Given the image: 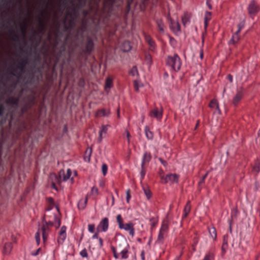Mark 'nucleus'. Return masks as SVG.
Listing matches in <instances>:
<instances>
[{"label":"nucleus","instance_id":"obj_34","mask_svg":"<svg viewBox=\"0 0 260 260\" xmlns=\"http://www.w3.org/2000/svg\"><path fill=\"white\" fill-rule=\"evenodd\" d=\"M214 254L213 252L209 251L206 253L203 260H214Z\"/></svg>","mask_w":260,"mask_h":260},{"label":"nucleus","instance_id":"obj_50","mask_svg":"<svg viewBox=\"0 0 260 260\" xmlns=\"http://www.w3.org/2000/svg\"><path fill=\"white\" fill-rule=\"evenodd\" d=\"M131 198V196L130 194V190L128 189L126 191V202H127V203H129Z\"/></svg>","mask_w":260,"mask_h":260},{"label":"nucleus","instance_id":"obj_10","mask_svg":"<svg viewBox=\"0 0 260 260\" xmlns=\"http://www.w3.org/2000/svg\"><path fill=\"white\" fill-rule=\"evenodd\" d=\"M120 229H123L126 231H128L129 234L132 236H134L135 234V229L134 228V224L130 222L129 223L123 224L122 228H119Z\"/></svg>","mask_w":260,"mask_h":260},{"label":"nucleus","instance_id":"obj_61","mask_svg":"<svg viewBox=\"0 0 260 260\" xmlns=\"http://www.w3.org/2000/svg\"><path fill=\"white\" fill-rule=\"evenodd\" d=\"M227 79L231 82H232L233 81V77L231 75H228L227 76Z\"/></svg>","mask_w":260,"mask_h":260},{"label":"nucleus","instance_id":"obj_44","mask_svg":"<svg viewBox=\"0 0 260 260\" xmlns=\"http://www.w3.org/2000/svg\"><path fill=\"white\" fill-rule=\"evenodd\" d=\"M164 234H165V233L160 232V231H159V234L158 235L157 240L160 242H161L164 240Z\"/></svg>","mask_w":260,"mask_h":260},{"label":"nucleus","instance_id":"obj_63","mask_svg":"<svg viewBox=\"0 0 260 260\" xmlns=\"http://www.w3.org/2000/svg\"><path fill=\"white\" fill-rule=\"evenodd\" d=\"M84 84V80L83 78H81L79 81V85L80 86L83 85Z\"/></svg>","mask_w":260,"mask_h":260},{"label":"nucleus","instance_id":"obj_55","mask_svg":"<svg viewBox=\"0 0 260 260\" xmlns=\"http://www.w3.org/2000/svg\"><path fill=\"white\" fill-rule=\"evenodd\" d=\"M198 242V239H197V238H195L194 239V244H193V245H192V246H193V249L194 250H195V246L197 245V244Z\"/></svg>","mask_w":260,"mask_h":260},{"label":"nucleus","instance_id":"obj_62","mask_svg":"<svg viewBox=\"0 0 260 260\" xmlns=\"http://www.w3.org/2000/svg\"><path fill=\"white\" fill-rule=\"evenodd\" d=\"M210 0H207L206 1V4L208 6V8L209 9H212V6L210 4Z\"/></svg>","mask_w":260,"mask_h":260},{"label":"nucleus","instance_id":"obj_17","mask_svg":"<svg viewBox=\"0 0 260 260\" xmlns=\"http://www.w3.org/2000/svg\"><path fill=\"white\" fill-rule=\"evenodd\" d=\"M151 159V155L150 152H145L143 156L141 165L145 166L148 164Z\"/></svg>","mask_w":260,"mask_h":260},{"label":"nucleus","instance_id":"obj_18","mask_svg":"<svg viewBox=\"0 0 260 260\" xmlns=\"http://www.w3.org/2000/svg\"><path fill=\"white\" fill-rule=\"evenodd\" d=\"M170 27L174 32L179 31L180 30V25L178 22L171 20Z\"/></svg>","mask_w":260,"mask_h":260},{"label":"nucleus","instance_id":"obj_45","mask_svg":"<svg viewBox=\"0 0 260 260\" xmlns=\"http://www.w3.org/2000/svg\"><path fill=\"white\" fill-rule=\"evenodd\" d=\"M39 23L40 25V26L42 28V30H44L46 27V25L43 20L40 17L39 18Z\"/></svg>","mask_w":260,"mask_h":260},{"label":"nucleus","instance_id":"obj_29","mask_svg":"<svg viewBox=\"0 0 260 260\" xmlns=\"http://www.w3.org/2000/svg\"><path fill=\"white\" fill-rule=\"evenodd\" d=\"M211 19V13L210 12H206L205 14V20H204V26L205 27H207L209 21Z\"/></svg>","mask_w":260,"mask_h":260},{"label":"nucleus","instance_id":"obj_19","mask_svg":"<svg viewBox=\"0 0 260 260\" xmlns=\"http://www.w3.org/2000/svg\"><path fill=\"white\" fill-rule=\"evenodd\" d=\"M145 136L149 140H151L153 138V133L150 131L148 126H145L144 128Z\"/></svg>","mask_w":260,"mask_h":260},{"label":"nucleus","instance_id":"obj_37","mask_svg":"<svg viewBox=\"0 0 260 260\" xmlns=\"http://www.w3.org/2000/svg\"><path fill=\"white\" fill-rule=\"evenodd\" d=\"M123 51L124 52H127L131 49V46L130 45V43L128 41H125L124 42L123 44Z\"/></svg>","mask_w":260,"mask_h":260},{"label":"nucleus","instance_id":"obj_41","mask_svg":"<svg viewBox=\"0 0 260 260\" xmlns=\"http://www.w3.org/2000/svg\"><path fill=\"white\" fill-rule=\"evenodd\" d=\"M102 173L104 176H105L107 173L108 166L106 164H103L102 166Z\"/></svg>","mask_w":260,"mask_h":260},{"label":"nucleus","instance_id":"obj_6","mask_svg":"<svg viewBox=\"0 0 260 260\" xmlns=\"http://www.w3.org/2000/svg\"><path fill=\"white\" fill-rule=\"evenodd\" d=\"M178 176L176 174H169L167 175L165 177L160 175L161 180H164L165 183H173L177 182L178 180Z\"/></svg>","mask_w":260,"mask_h":260},{"label":"nucleus","instance_id":"obj_2","mask_svg":"<svg viewBox=\"0 0 260 260\" xmlns=\"http://www.w3.org/2000/svg\"><path fill=\"white\" fill-rule=\"evenodd\" d=\"M129 248V245L125 240H123L121 242L118 243L116 247L112 246L111 249L113 253L114 257L117 259L118 252L124 249Z\"/></svg>","mask_w":260,"mask_h":260},{"label":"nucleus","instance_id":"obj_33","mask_svg":"<svg viewBox=\"0 0 260 260\" xmlns=\"http://www.w3.org/2000/svg\"><path fill=\"white\" fill-rule=\"evenodd\" d=\"M108 125H103L102 126L101 129L100 131V138L99 141L101 142L102 139V135L103 134H106L108 130Z\"/></svg>","mask_w":260,"mask_h":260},{"label":"nucleus","instance_id":"obj_21","mask_svg":"<svg viewBox=\"0 0 260 260\" xmlns=\"http://www.w3.org/2000/svg\"><path fill=\"white\" fill-rule=\"evenodd\" d=\"M88 201V198L86 197L85 199H81L78 202V207L79 209L83 210L86 207Z\"/></svg>","mask_w":260,"mask_h":260},{"label":"nucleus","instance_id":"obj_5","mask_svg":"<svg viewBox=\"0 0 260 260\" xmlns=\"http://www.w3.org/2000/svg\"><path fill=\"white\" fill-rule=\"evenodd\" d=\"M109 228V219L107 217L104 218L98 224L96 230L98 232H106Z\"/></svg>","mask_w":260,"mask_h":260},{"label":"nucleus","instance_id":"obj_53","mask_svg":"<svg viewBox=\"0 0 260 260\" xmlns=\"http://www.w3.org/2000/svg\"><path fill=\"white\" fill-rule=\"evenodd\" d=\"M98 240L99 241V248H101L103 246V240L101 238H99Z\"/></svg>","mask_w":260,"mask_h":260},{"label":"nucleus","instance_id":"obj_64","mask_svg":"<svg viewBox=\"0 0 260 260\" xmlns=\"http://www.w3.org/2000/svg\"><path fill=\"white\" fill-rule=\"evenodd\" d=\"M126 137L127 139V141L129 143V138L131 137V135H130L129 133L127 131H126Z\"/></svg>","mask_w":260,"mask_h":260},{"label":"nucleus","instance_id":"obj_1","mask_svg":"<svg viewBox=\"0 0 260 260\" xmlns=\"http://www.w3.org/2000/svg\"><path fill=\"white\" fill-rule=\"evenodd\" d=\"M167 64L176 71H178L181 66V61L179 56L175 54L173 56H169L167 59Z\"/></svg>","mask_w":260,"mask_h":260},{"label":"nucleus","instance_id":"obj_54","mask_svg":"<svg viewBox=\"0 0 260 260\" xmlns=\"http://www.w3.org/2000/svg\"><path fill=\"white\" fill-rule=\"evenodd\" d=\"M159 160L160 161V162H161V164L164 166H166L167 165V162L166 161L163 160L162 158H159Z\"/></svg>","mask_w":260,"mask_h":260},{"label":"nucleus","instance_id":"obj_38","mask_svg":"<svg viewBox=\"0 0 260 260\" xmlns=\"http://www.w3.org/2000/svg\"><path fill=\"white\" fill-rule=\"evenodd\" d=\"M168 230V224L164 222L161 225V226L159 231H160V232L165 233L167 232Z\"/></svg>","mask_w":260,"mask_h":260},{"label":"nucleus","instance_id":"obj_3","mask_svg":"<svg viewBox=\"0 0 260 260\" xmlns=\"http://www.w3.org/2000/svg\"><path fill=\"white\" fill-rule=\"evenodd\" d=\"M27 61L28 60L26 58L21 59L16 68L13 69V71L11 72V74L13 76H16L15 73H17V71L18 70L19 73H18V75L20 77L24 73V69L26 64L27 63Z\"/></svg>","mask_w":260,"mask_h":260},{"label":"nucleus","instance_id":"obj_59","mask_svg":"<svg viewBox=\"0 0 260 260\" xmlns=\"http://www.w3.org/2000/svg\"><path fill=\"white\" fill-rule=\"evenodd\" d=\"M100 237H99V235L98 234V233H95L92 236V239H99Z\"/></svg>","mask_w":260,"mask_h":260},{"label":"nucleus","instance_id":"obj_49","mask_svg":"<svg viewBox=\"0 0 260 260\" xmlns=\"http://www.w3.org/2000/svg\"><path fill=\"white\" fill-rule=\"evenodd\" d=\"M35 238L38 244H39L40 242V233L39 232H37L35 234Z\"/></svg>","mask_w":260,"mask_h":260},{"label":"nucleus","instance_id":"obj_8","mask_svg":"<svg viewBox=\"0 0 260 260\" xmlns=\"http://www.w3.org/2000/svg\"><path fill=\"white\" fill-rule=\"evenodd\" d=\"M66 229L67 228L65 226H62L60 230L57 239L58 245L62 244L66 238Z\"/></svg>","mask_w":260,"mask_h":260},{"label":"nucleus","instance_id":"obj_15","mask_svg":"<svg viewBox=\"0 0 260 260\" xmlns=\"http://www.w3.org/2000/svg\"><path fill=\"white\" fill-rule=\"evenodd\" d=\"M129 248L124 249L118 252V258H120L123 259H126L129 256Z\"/></svg>","mask_w":260,"mask_h":260},{"label":"nucleus","instance_id":"obj_52","mask_svg":"<svg viewBox=\"0 0 260 260\" xmlns=\"http://www.w3.org/2000/svg\"><path fill=\"white\" fill-rule=\"evenodd\" d=\"M5 108L3 105H0V117L2 116L4 113Z\"/></svg>","mask_w":260,"mask_h":260},{"label":"nucleus","instance_id":"obj_24","mask_svg":"<svg viewBox=\"0 0 260 260\" xmlns=\"http://www.w3.org/2000/svg\"><path fill=\"white\" fill-rule=\"evenodd\" d=\"M9 32L11 36V39L13 41L16 42L19 41V37L18 35L13 29H10Z\"/></svg>","mask_w":260,"mask_h":260},{"label":"nucleus","instance_id":"obj_43","mask_svg":"<svg viewBox=\"0 0 260 260\" xmlns=\"http://www.w3.org/2000/svg\"><path fill=\"white\" fill-rule=\"evenodd\" d=\"M80 254L83 257H87L88 256L87 250L85 248L80 251Z\"/></svg>","mask_w":260,"mask_h":260},{"label":"nucleus","instance_id":"obj_39","mask_svg":"<svg viewBox=\"0 0 260 260\" xmlns=\"http://www.w3.org/2000/svg\"><path fill=\"white\" fill-rule=\"evenodd\" d=\"M143 190H144V192L147 198L148 199H150V198L151 197V191L149 189H147L146 188H144Z\"/></svg>","mask_w":260,"mask_h":260},{"label":"nucleus","instance_id":"obj_36","mask_svg":"<svg viewBox=\"0 0 260 260\" xmlns=\"http://www.w3.org/2000/svg\"><path fill=\"white\" fill-rule=\"evenodd\" d=\"M209 233L210 236L215 240L216 239V231L214 228L209 229Z\"/></svg>","mask_w":260,"mask_h":260},{"label":"nucleus","instance_id":"obj_58","mask_svg":"<svg viewBox=\"0 0 260 260\" xmlns=\"http://www.w3.org/2000/svg\"><path fill=\"white\" fill-rule=\"evenodd\" d=\"M222 245H223V246H228V241H227L225 236H224V238H223V242Z\"/></svg>","mask_w":260,"mask_h":260},{"label":"nucleus","instance_id":"obj_14","mask_svg":"<svg viewBox=\"0 0 260 260\" xmlns=\"http://www.w3.org/2000/svg\"><path fill=\"white\" fill-rule=\"evenodd\" d=\"M53 219L54 220V222L53 221H45L44 223V224H48V226H52L54 225V223H55L57 224L56 228H58L60 225V220L59 218L56 215H53Z\"/></svg>","mask_w":260,"mask_h":260},{"label":"nucleus","instance_id":"obj_26","mask_svg":"<svg viewBox=\"0 0 260 260\" xmlns=\"http://www.w3.org/2000/svg\"><path fill=\"white\" fill-rule=\"evenodd\" d=\"M190 17L187 13H185L182 17V22L184 26L188 24L189 23Z\"/></svg>","mask_w":260,"mask_h":260},{"label":"nucleus","instance_id":"obj_32","mask_svg":"<svg viewBox=\"0 0 260 260\" xmlns=\"http://www.w3.org/2000/svg\"><path fill=\"white\" fill-rule=\"evenodd\" d=\"M112 86V79L110 77H108L106 80L105 83V90H107L110 89Z\"/></svg>","mask_w":260,"mask_h":260},{"label":"nucleus","instance_id":"obj_57","mask_svg":"<svg viewBox=\"0 0 260 260\" xmlns=\"http://www.w3.org/2000/svg\"><path fill=\"white\" fill-rule=\"evenodd\" d=\"M41 251V248H38V249L36 250V251L35 253H33L32 254L33 255H34V256H36V255H38V254L40 253V251Z\"/></svg>","mask_w":260,"mask_h":260},{"label":"nucleus","instance_id":"obj_23","mask_svg":"<svg viewBox=\"0 0 260 260\" xmlns=\"http://www.w3.org/2000/svg\"><path fill=\"white\" fill-rule=\"evenodd\" d=\"M260 171V158L257 159L252 168V172L257 174Z\"/></svg>","mask_w":260,"mask_h":260},{"label":"nucleus","instance_id":"obj_46","mask_svg":"<svg viewBox=\"0 0 260 260\" xmlns=\"http://www.w3.org/2000/svg\"><path fill=\"white\" fill-rule=\"evenodd\" d=\"M130 74L132 76H135L136 74H138V71L136 67H134L130 71Z\"/></svg>","mask_w":260,"mask_h":260},{"label":"nucleus","instance_id":"obj_35","mask_svg":"<svg viewBox=\"0 0 260 260\" xmlns=\"http://www.w3.org/2000/svg\"><path fill=\"white\" fill-rule=\"evenodd\" d=\"M116 221L118 224L119 228H122V225L123 224V220L120 214H118L116 216Z\"/></svg>","mask_w":260,"mask_h":260},{"label":"nucleus","instance_id":"obj_47","mask_svg":"<svg viewBox=\"0 0 260 260\" xmlns=\"http://www.w3.org/2000/svg\"><path fill=\"white\" fill-rule=\"evenodd\" d=\"M94 225L93 224H88V230L90 233H93L94 231Z\"/></svg>","mask_w":260,"mask_h":260},{"label":"nucleus","instance_id":"obj_27","mask_svg":"<svg viewBox=\"0 0 260 260\" xmlns=\"http://www.w3.org/2000/svg\"><path fill=\"white\" fill-rule=\"evenodd\" d=\"M12 248V244L11 243H7L4 247V252L5 254H9Z\"/></svg>","mask_w":260,"mask_h":260},{"label":"nucleus","instance_id":"obj_12","mask_svg":"<svg viewBox=\"0 0 260 260\" xmlns=\"http://www.w3.org/2000/svg\"><path fill=\"white\" fill-rule=\"evenodd\" d=\"M49 230V227L48 226V224H43L41 228V231L42 233V237L44 242H45L47 239V236Z\"/></svg>","mask_w":260,"mask_h":260},{"label":"nucleus","instance_id":"obj_13","mask_svg":"<svg viewBox=\"0 0 260 260\" xmlns=\"http://www.w3.org/2000/svg\"><path fill=\"white\" fill-rule=\"evenodd\" d=\"M94 43L92 39L88 38L85 44V50L87 53H90L93 49Z\"/></svg>","mask_w":260,"mask_h":260},{"label":"nucleus","instance_id":"obj_31","mask_svg":"<svg viewBox=\"0 0 260 260\" xmlns=\"http://www.w3.org/2000/svg\"><path fill=\"white\" fill-rule=\"evenodd\" d=\"M157 25L159 30V31L161 33L164 32V24L162 21L161 19L157 20L156 21Z\"/></svg>","mask_w":260,"mask_h":260},{"label":"nucleus","instance_id":"obj_16","mask_svg":"<svg viewBox=\"0 0 260 260\" xmlns=\"http://www.w3.org/2000/svg\"><path fill=\"white\" fill-rule=\"evenodd\" d=\"M209 106L211 109L215 108L218 113L219 114H221V111L219 109L218 103L216 99H213L211 100L209 103Z\"/></svg>","mask_w":260,"mask_h":260},{"label":"nucleus","instance_id":"obj_56","mask_svg":"<svg viewBox=\"0 0 260 260\" xmlns=\"http://www.w3.org/2000/svg\"><path fill=\"white\" fill-rule=\"evenodd\" d=\"M141 258L142 260H145V252L144 250H142L141 251V254H140Z\"/></svg>","mask_w":260,"mask_h":260},{"label":"nucleus","instance_id":"obj_9","mask_svg":"<svg viewBox=\"0 0 260 260\" xmlns=\"http://www.w3.org/2000/svg\"><path fill=\"white\" fill-rule=\"evenodd\" d=\"M244 91L242 89L238 90L236 95L233 98V104L234 106H237L242 99Z\"/></svg>","mask_w":260,"mask_h":260},{"label":"nucleus","instance_id":"obj_42","mask_svg":"<svg viewBox=\"0 0 260 260\" xmlns=\"http://www.w3.org/2000/svg\"><path fill=\"white\" fill-rule=\"evenodd\" d=\"M244 22H241L239 23L238 25V29L236 31L237 33H240L241 30L244 28Z\"/></svg>","mask_w":260,"mask_h":260},{"label":"nucleus","instance_id":"obj_48","mask_svg":"<svg viewBox=\"0 0 260 260\" xmlns=\"http://www.w3.org/2000/svg\"><path fill=\"white\" fill-rule=\"evenodd\" d=\"M20 31L23 36L24 37L26 34V27L24 25L21 26L20 27Z\"/></svg>","mask_w":260,"mask_h":260},{"label":"nucleus","instance_id":"obj_40","mask_svg":"<svg viewBox=\"0 0 260 260\" xmlns=\"http://www.w3.org/2000/svg\"><path fill=\"white\" fill-rule=\"evenodd\" d=\"M145 174H146V170H145V166L141 165V171L140 172L141 180L144 179Z\"/></svg>","mask_w":260,"mask_h":260},{"label":"nucleus","instance_id":"obj_4","mask_svg":"<svg viewBox=\"0 0 260 260\" xmlns=\"http://www.w3.org/2000/svg\"><path fill=\"white\" fill-rule=\"evenodd\" d=\"M247 10L250 17L253 18L259 11V8L254 1H251L248 5Z\"/></svg>","mask_w":260,"mask_h":260},{"label":"nucleus","instance_id":"obj_22","mask_svg":"<svg viewBox=\"0 0 260 260\" xmlns=\"http://www.w3.org/2000/svg\"><path fill=\"white\" fill-rule=\"evenodd\" d=\"M240 40V36H239V33H237V32L236 31L235 33H234L231 38V39L229 41V43L230 44H236L237 43H238V42Z\"/></svg>","mask_w":260,"mask_h":260},{"label":"nucleus","instance_id":"obj_28","mask_svg":"<svg viewBox=\"0 0 260 260\" xmlns=\"http://www.w3.org/2000/svg\"><path fill=\"white\" fill-rule=\"evenodd\" d=\"M6 102L8 104L17 105L19 103V99L18 98L12 96L7 99Z\"/></svg>","mask_w":260,"mask_h":260},{"label":"nucleus","instance_id":"obj_30","mask_svg":"<svg viewBox=\"0 0 260 260\" xmlns=\"http://www.w3.org/2000/svg\"><path fill=\"white\" fill-rule=\"evenodd\" d=\"M144 37L145 41L147 42L149 46L151 47H153L154 46V42L152 40L151 37L149 35L145 34Z\"/></svg>","mask_w":260,"mask_h":260},{"label":"nucleus","instance_id":"obj_7","mask_svg":"<svg viewBox=\"0 0 260 260\" xmlns=\"http://www.w3.org/2000/svg\"><path fill=\"white\" fill-rule=\"evenodd\" d=\"M162 112L163 109L161 107L160 109L157 107H155L150 111L149 115L151 117L155 118L158 120H160L162 116Z\"/></svg>","mask_w":260,"mask_h":260},{"label":"nucleus","instance_id":"obj_25","mask_svg":"<svg viewBox=\"0 0 260 260\" xmlns=\"http://www.w3.org/2000/svg\"><path fill=\"white\" fill-rule=\"evenodd\" d=\"M190 208H191V206H190V202L188 201L187 203V204L185 205L184 209V214L183 215V218L186 217L188 215V214L190 211Z\"/></svg>","mask_w":260,"mask_h":260},{"label":"nucleus","instance_id":"obj_51","mask_svg":"<svg viewBox=\"0 0 260 260\" xmlns=\"http://www.w3.org/2000/svg\"><path fill=\"white\" fill-rule=\"evenodd\" d=\"M91 193L93 194H98V189L95 187H93L91 189Z\"/></svg>","mask_w":260,"mask_h":260},{"label":"nucleus","instance_id":"obj_11","mask_svg":"<svg viewBox=\"0 0 260 260\" xmlns=\"http://www.w3.org/2000/svg\"><path fill=\"white\" fill-rule=\"evenodd\" d=\"M71 174V170L69 169L67 170L66 174H65L64 171L63 170L60 171L58 174L59 181H64L67 180L70 177Z\"/></svg>","mask_w":260,"mask_h":260},{"label":"nucleus","instance_id":"obj_60","mask_svg":"<svg viewBox=\"0 0 260 260\" xmlns=\"http://www.w3.org/2000/svg\"><path fill=\"white\" fill-rule=\"evenodd\" d=\"M134 87H135V88L136 90H138V89H139V85H138V84L137 83V82L136 81H135L134 82Z\"/></svg>","mask_w":260,"mask_h":260},{"label":"nucleus","instance_id":"obj_20","mask_svg":"<svg viewBox=\"0 0 260 260\" xmlns=\"http://www.w3.org/2000/svg\"><path fill=\"white\" fill-rule=\"evenodd\" d=\"M110 114V111L109 110H106L105 109H102L99 110L96 113V116L102 117L107 116Z\"/></svg>","mask_w":260,"mask_h":260}]
</instances>
